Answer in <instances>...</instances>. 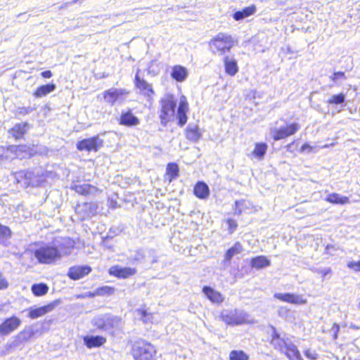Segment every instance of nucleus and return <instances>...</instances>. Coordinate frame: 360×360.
Here are the masks:
<instances>
[{"instance_id": "f257e3e1", "label": "nucleus", "mask_w": 360, "mask_h": 360, "mask_svg": "<svg viewBox=\"0 0 360 360\" xmlns=\"http://www.w3.org/2000/svg\"><path fill=\"white\" fill-rule=\"evenodd\" d=\"M74 242L69 238H64L58 245L45 244L34 250V256L39 264H52L60 259L63 255L70 253Z\"/></svg>"}, {"instance_id": "f03ea898", "label": "nucleus", "mask_w": 360, "mask_h": 360, "mask_svg": "<svg viewBox=\"0 0 360 360\" xmlns=\"http://www.w3.org/2000/svg\"><path fill=\"white\" fill-rule=\"evenodd\" d=\"M234 44L235 41L231 35L219 32L210 40L209 46L213 53L222 56L229 52Z\"/></svg>"}, {"instance_id": "7ed1b4c3", "label": "nucleus", "mask_w": 360, "mask_h": 360, "mask_svg": "<svg viewBox=\"0 0 360 360\" xmlns=\"http://www.w3.org/2000/svg\"><path fill=\"white\" fill-rule=\"evenodd\" d=\"M156 352L155 347L145 340L136 341L132 346L131 354L135 360H155Z\"/></svg>"}, {"instance_id": "20e7f679", "label": "nucleus", "mask_w": 360, "mask_h": 360, "mask_svg": "<svg viewBox=\"0 0 360 360\" xmlns=\"http://www.w3.org/2000/svg\"><path fill=\"white\" fill-rule=\"evenodd\" d=\"M160 120L165 126L174 116L176 101L172 94L165 95L160 101Z\"/></svg>"}, {"instance_id": "39448f33", "label": "nucleus", "mask_w": 360, "mask_h": 360, "mask_svg": "<svg viewBox=\"0 0 360 360\" xmlns=\"http://www.w3.org/2000/svg\"><path fill=\"white\" fill-rule=\"evenodd\" d=\"M15 177L18 183H22L26 186H37L44 181L40 169L34 170H22L15 173Z\"/></svg>"}, {"instance_id": "423d86ee", "label": "nucleus", "mask_w": 360, "mask_h": 360, "mask_svg": "<svg viewBox=\"0 0 360 360\" xmlns=\"http://www.w3.org/2000/svg\"><path fill=\"white\" fill-rule=\"evenodd\" d=\"M220 317L228 325L238 326L249 322V315L241 309H224Z\"/></svg>"}, {"instance_id": "0eeeda50", "label": "nucleus", "mask_w": 360, "mask_h": 360, "mask_svg": "<svg viewBox=\"0 0 360 360\" xmlns=\"http://www.w3.org/2000/svg\"><path fill=\"white\" fill-rule=\"evenodd\" d=\"M92 323L94 326L105 331L120 329L122 327L121 319L109 314L98 316L94 319Z\"/></svg>"}, {"instance_id": "6e6552de", "label": "nucleus", "mask_w": 360, "mask_h": 360, "mask_svg": "<svg viewBox=\"0 0 360 360\" xmlns=\"http://www.w3.org/2000/svg\"><path fill=\"white\" fill-rule=\"evenodd\" d=\"M98 205L96 202H83L77 205L75 212L81 220L89 219L97 213Z\"/></svg>"}, {"instance_id": "1a4fd4ad", "label": "nucleus", "mask_w": 360, "mask_h": 360, "mask_svg": "<svg viewBox=\"0 0 360 360\" xmlns=\"http://www.w3.org/2000/svg\"><path fill=\"white\" fill-rule=\"evenodd\" d=\"M103 145V140L98 136L84 139L77 143V148L80 150L98 151Z\"/></svg>"}, {"instance_id": "9d476101", "label": "nucleus", "mask_w": 360, "mask_h": 360, "mask_svg": "<svg viewBox=\"0 0 360 360\" xmlns=\"http://www.w3.org/2000/svg\"><path fill=\"white\" fill-rule=\"evenodd\" d=\"M128 94L124 89L111 88L103 92V98L105 102L113 105L116 102H122Z\"/></svg>"}, {"instance_id": "9b49d317", "label": "nucleus", "mask_w": 360, "mask_h": 360, "mask_svg": "<svg viewBox=\"0 0 360 360\" xmlns=\"http://www.w3.org/2000/svg\"><path fill=\"white\" fill-rule=\"evenodd\" d=\"M140 70H138L135 76V86L139 89L140 92L147 98L148 101H151L155 95V91L151 84L148 83L144 79L139 77Z\"/></svg>"}, {"instance_id": "f8f14e48", "label": "nucleus", "mask_w": 360, "mask_h": 360, "mask_svg": "<svg viewBox=\"0 0 360 360\" xmlns=\"http://www.w3.org/2000/svg\"><path fill=\"white\" fill-rule=\"evenodd\" d=\"M300 129L297 123H292L286 127H282L278 129H275L273 132V138L274 140H280L285 139L296 133Z\"/></svg>"}, {"instance_id": "ddd939ff", "label": "nucleus", "mask_w": 360, "mask_h": 360, "mask_svg": "<svg viewBox=\"0 0 360 360\" xmlns=\"http://www.w3.org/2000/svg\"><path fill=\"white\" fill-rule=\"evenodd\" d=\"M21 321L16 316H12L6 319L0 325V334L6 335L14 331L20 325Z\"/></svg>"}, {"instance_id": "4468645a", "label": "nucleus", "mask_w": 360, "mask_h": 360, "mask_svg": "<svg viewBox=\"0 0 360 360\" xmlns=\"http://www.w3.org/2000/svg\"><path fill=\"white\" fill-rule=\"evenodd\" d=\"M274 297L290 304H302L307 303V300L302 295L292 293H275Z\"/></svg>"}, {"instance_id": "2eb2a0df", "label": "nucleus", "mask_w": 360, "mask_h": 360, "mask_svg": "<svg viewBox=\"0 0 360 360\" xmlns=\"http://www.w3.org/2000/svg\"><path fill=\"white\" fill-rule=\"evenodd\" d=\"M91 271L89 266H75L69 269L68 276L72 280H79Z\"/></svg>"}, {"instance_id": "dca6fc26", "label": "nucleus", "mask_w": 360, "mask_h": 360, "mask_svg": "<svg viewBox=\"0 0 360 360\" xmlns=\"http://www.w3.org/2000/svg\"><path fill=\"white\" fill-rule=\"evenodd\" d=\"M188 110V104L184 96L180 99L179 107L177 109L176 117L178 124L180 127H183L187 122L188 117L186 113Z\"/></svg>"}, {"instance_id": "f3484780", "label": "nucleus", "mask_w": 360, "mask_h": 360, "mask_svg": "<svg viewBox=\"0 0 360 360\" xmlns=\"http://www.w3.org/2000/svg\"><path fill=\"white\" fill-rule=\"evenodd\" d=\"M136 270L130 267L115 266L110 269L109 274L120 278H127L135 274Z\"/></svg>"}, {"instance_id": "a211bd4d", "label": "nucleus", "mask_w": 360, "mask_h": 360, "mask_svg": "<svg viewBox=\"0 0 360 360\" xmlns=\"http://www.w3.org/2000/svg\"><path fill=\"white\" fill-rule=\"evenodd\" d=\"M71 188L82 195H94L98 192V189L96 186L88 184H75L71 186Z\"/></svg>"}, {"instance_id": "6ab92c4d", "label": "nucleus", "mask_w": 360, "mask_h": 360, "mask_svg": "<svg viewBox=\"0 0 360 360\" xmlns=\"http://www.w3.org/2000/svg\"><path fill=\"white\" fill-rule=\"evenodd\" d=\"M170 75L175 81L178 82H183L188 77V72L185 67L176 65L172 68Z\"/></svg>"}, {"instance_id": "aec40b11", "label": "nucleus", "mask_w": 360, "mask_h": 360, "mask_svg": "<svg viewBox=\"0 0 360 360\" xmlns=\"http://www.w3.org/2000/svg\"><path fill=\"white\" fill-rule=\"evenodd\" d=\"M202 292L207 298L212 303L221 304L224 301L223 295L219 292L210 286H205L202 288Z\"/></svg>"}, {"instance_id": "412c9836", "label": "nucleus", "mask_w": 360, "mask_h": 360, "mask_svg": "<svg viewBox=\"0 0 360 360\" xmlns=\"http://www.w3.org/2000/svg\"><path fill=\"white\" fill-rule=\"evenodd\" d=\"M140 121L130 110L122 112L120 118V124L127 127H134L139 124Z\"/></svg>"}, {"instance_id": "4be33fe9", "label": "nucleus", "mask_w": 360, "mask_h": 360, "mask_svg": "<svg viewBox=\"0 0 360 360\" xmlns=\"http://www.w3.org/2000/svg\"><path fill=\"white\" fill-rule=\"evenodd\" d=\"M29 129V124L27 122L15 124L8 133L15 139H20L23 137Z\"/></svg>"}, {"instance_id": "5701e85b", "label": "nucleus", "mask_w": 360, "mask_h": 360, "mask_svg": "<svg viewBox=\"0 0 360 360\" xmlns=\"http://www.w3.org/2000/svg\"><path fill=\"white\" fill-rule=\"evenodd\" d=\"M55 307V303H51L48 305L43 306L37 309H31L29 312V317L32 319L39 318L53 310Z\"/></svg>"}, {"instance_id": "b1692460", "label": "nucleus", "mask_w": 360, "mask_h": 360, "mask_svg": "<svg viewBox=\"0 0 360 360\" xmlns=\"http://www.w3.org/2000/svg\"><path fill=\"white\" fill-rule=\"evenodd\" d=\"M186 136L191 141L198 142L202 136L198 125L189 124L186 129Z\"/></svg>"}, {"instance_id": "393cba45", "label": "nucleus", "mask_w": 360, "mask_h": 360, "mask_svg": "<svg viewBox=\"0 0 360 360\" xmlns=\"http://www.w3.org/2000/svg\"><path fill=\"white\" fill-rule=\"evenodd\" d=\"M106 342V339L100 335H91L85 336L84 338V342L88 348H93L100 347Z\"/></svg>"}, {"instance_id": "a878e982", "label": "nucleus", "mask_w": 360, "mask_h": 360, "mask_svg": "<svg viewBox=\"0 0 360 360\" xmlns=\"http://www.w3.org/2000/svg\"><path fill=\"white\" fill-rule=\"evenodd\" d=\"M256 6L252 4L250 6L245 7L241 11H236L233 13V18L235 20H241L245 18H248L256 13Z\"/></svg>"}, {"instance_id": "bb28decb", "label": "nucleus", "mask_w": 360, "mask_h": 360, "mask_svg": "<svg viewBox=\"0 0 360 360\" xmlns=\"http://www.w3.org/2000/svg\"><path fill=\"white\" fill-rule=\"evenodd\" d=\"M224 63L225 71L228 75L234 76L238 72L237 62L233 58L225 56L224 58Z\"/></svg>"}, {"instance_id": "cd10ccee", "label": "nucleus", "mask_w": 360, "mask_h": 360, "mask_svg": "<svg viewBox=\"0 0 360 360\" xmlns=\"http://www.w3.org/2000/svg\"><path fill=\"white\" fill-rule=\"evenodd\" d=\"M194 194L198 198L206 199L210 195V188L205 183L199 181L194 187Z\"/></svg>"}, {"instance_id": "c85d7f7f", "label": "nucleus", "mask_w": 360, "mask_h": 360, "mask_svg": "<svg viewBox=\"0 0 360 360\" xmlns=\"http://www.w3.org/2000/svg\"><path fill=\"white\" fill-rule=\"evenodd\" d=\"M273 329L274 332L271 335V344L275 349L280 350L281 352H284V349L288 343L286 342L283 338H280L279 334L276 331L275 328Z\"/></svg>"}, {"instance_id": "c756f323", "label": "nucleus", "mask_w": 360, "mask_h": 360, "mask_svg": "<svg viewBox=\"0 0 360 360\" xmlns=\"http://www.w3.org/2000/svg\"><path fill=\"white\" fill-rule=\"evenodd\" d=\"M56 89L55 84H48L39 86L34 93L36 98H41L46 96Z\"/></svg>"}, {"instance_id": "7c9ffc66", "label": "nucleus", "mask_w": 360, "mask_h": 360, "mask_svg": "<svg viewBox=\"0 0 360 360\" xmlns=\"http://www.w3.org/2000/svg\"><path fill=\"white\" fill-rule=\"evenodd\" d=\"M326 200L333 204L345 205L349 202V198L346 196H342L339 193H333L328 194Z\"/></svg>"}, {"instance_id": "2f4dec72", "label": "nucleus", "mask_w": 360, "mask_h": 360, "mask_svg": "<svg viewBox=\"0 0 360 360\" xmlns=\"http://www.w3.org/2000/svg\"><path fill=\"white\" fill-rule=\"evenodd\" d=\"M252 267L260 269L270 266L271 262L265 256H258L251 259Z\"/></svg>"}, {"instance_id": "473e14b6", "label": "nucleus", "mask_w": 360, "mask_h": 360, "mask_svg": "<svg viewBox=\"0 0 360 360\" xmlns=\"http://www.w3.org/2000/svg\"><path fill=\"white\" fill-rule=\"evenodd\" d=\"M283 352L290 360H302L297 347L291 342L288 343Z\"/></svg>"}, {"instance_id": "72a5a7b5", "label": "nucleus", "mask_w": 360, "mask_h": 360, "mask_svg": "<svg viewBox=\"0 0 360 360\" xmlns=\"http://www.w3.org/2000/svg\"><path fill=\"white\" fill-rule=\"evenodd\" d=\"M243 250V249L242 245L238 242L236 243L233 247L226 251L225 254V260L229 262L233 257L240 254Z\"/></svg>"}, {"instance_id": "f704fd0d", "label": "nucleus", "mask_w": 360, "mask_h": 360, "mask_svg": "<svg viewBox=\"0 0 360 360\" xmlns=\"http://www.w3.org/2000/svg\"><path fill=\"white\" fill-rule=\"evenodd\" d=\"M31 290L35 296H42L47 293L49 287L45 283H37L32 285Z\"/></svg>"}, {"instance_id": "c9c22d12", "label": "nucleus", "mask_w": 360, "mask_h": 360, "mask_svg": "<svg viewBox=\"0 0 360 360\" xmlns=\"http://www.w3.org/2000/svg\"><path fill=\"white\" fill-rule=\"evenodd\" d=\"M267 150V145L264 143H257L255 144V149L252 152L253 155L258 158L262 160Z\"/></svg>"}, {"instance_id": "e433bc0d", "label": "nucleus", "mask_w": 360, "mask_h": 360, "mask_svg": "<svg viewBox=\"0 0 360 360\" xmlns=\"http://www.w3.org/2000/svg\"><path fill=\"white\" fill-rule=\"evenodd\" d=\"M345 101V94L340 93L339 94L332 95L326 101L328 105H340Z\"/></svg>"}, {"instance_id": "4c0bfd02", "label": "nucleus", "mask_w": 360, "mask_h": 360, "mask_svg": "<svg viewBox=\"0 0 360 360\" xmlns=\"http://www.w3.org/2000/svg\"><path fill=\"white\" fill-rule=\"evenodd\" d=\"M167 174L169 176V181L176 179L179 175V167L176 163H169L167 166Z\"/></svg>"}, {"instance_id": "58836bf2", "label": "nucleus", "mask_w": 360, "mask_h": 360, "mask_svg": "<svg viewBox=\"0 0 360 360\" xmlns=\"http://www.w3.org/2000/svg\"><path fill=\"white\" fill-rule=\"evenodd\" d=\"M115 289L113 287L105 285L96 289L97 296L111 295L114 294Z\"/></svg>"}, {"instance_id": "ea45409f", "label": "nucleus", "mask_w": 360, "mask_h": 360, "mask_svg": "<svg viewBox=\"0 0 360 360\" xmlns=\"http://www.w3.org/2000/svg\"><path fill=\"white\" fill-rule=\"evenodd\" d=\"M248 356L242 350H233L229 354L230 360H248Z\"/></svg>"}, {"instance_id": "a19ab883", "label": "nucleus", "mask_w": 360, "mask_h": 360, "mask_svg": "<svg viewBox=\"0 0 360 360\" xmlns=\"http://www.w3.org/2000/svg\"><path fill=\"white\" fill-rule=\"evenodd\" d=\"M330 79L332 80L335 84L340 85L342 82L347 79V77L343 72H335L330 76Z\"/></svg>"}, {"instance_id": "79ce46f5", "label": "nucleus", "mask_w": 360, "mask_h": 360, "mask_svg": "<svg viewBox=\"0 0 360 360\" xmlns=\"http://www.w3.org/2000/svg\"><path fill=\"white\" fill-rule=\"evenodd\" d=\"M249 202L245 200H236L235 202L236 209L235 214H240L243 211L248 208Z\"/></svg>"}, {"instance_id": "37998d69", "label": "nucleus", "mask_w": 360, "mask_h": 360, "mask_svg": "<svg viewBox=\"0 0 360 360\" xmlns=\"http://www.w3.org/2000/svg\"><path fill=\"white\" fill-rule=\"evenodd\" d=\"M147 72L148 75L153 77L159 74L160 68L156 60H152L148 63Z\"/></svg>"}, {"instance_id": "c03bdc74", "label": "nucleus", "mask_w": 360, "mask_h": 360, "mask_svg": "<svg viewBox=\"0 0 360 360\" xmlns=\"http://www.w3.org/2000/svg\"><path fill=\"white\" fill-rule=\"evenodd\" d=\"M11 236V229L4 225L0 224V242H2L8 238H9Z\"/></svg>"}, {"instance_id": "a18cd8bd", "label": "nucleus", "mask_w": 360, "mask_h": 360, "mask_svg": "<svg viewBox=\"0 0 360 360\" xmlns=\"http://www.w3.org/2000/svg\"><path fill=\"white\" fill-rule=\"evenodd\" d=\"M8 150H6L3 147L0 148V165L3 164L8 159Z\"/></svg>"}, {"instance_id": "49530a36", "label": "nucleus", "mask_w": 360, "mask_h": 360, "mask_svg": "<svg viewBox=\"0 0 360 360\" xmlns=\"http://www.w3.org/2000/svg\"><path fill=\"white\" fill-rule=\"evenodd\" d=\"M311 271L315 273L321 274L323 277H325L326 275L331 273L330 268H325V269L312 268Z\"/></svg>"}, {"instance_id": "de8ad7c7", "label": "nucleus", "mask_w": 360, "mask_h": 360, "mask_svg": "<svg viewBox=\"0 0 360 360\" xmlns=\"http://www.w3.org/2000/svg\"><path fill=\"white\" fill-rule=\"evenodd\" d=\"M348 268L354 269L355 271H360V261L359 262H349L347 264Z\"/></svg>"}, {"instance_id": "09e8293b", "label": "nucleus", "mask_w": 360, "mask_h": 360, "mask_svg": "<svg viewBox=\"0 0 360 360\" xmlns=\"http://www.w3.org/2000/svg\"><path fill=\"white\" fill-rule=\"evenodd\" d=\"M304 354L308 359L311 360H316L318 357L317 353L315 351L311 349L306 350Z\"/></svg>"}, {"instance_id": "8fccbe9b", "label": "nucleus", "mask_w": 360, "mask_h": 360, "mask_svg": "<svg viewBox=\"0 0 360 360\" xmlns=\"http://www.w3.org/2000/svg\"><path fill=\"white\" fill-rule=\"evenodd\" d=\"M227 224L229 225V229L231 233L233 232L236 229L238 226L236 221L232 219H228Z\"/></svg>"}, {"instance_id": "3c124183", "label": "nucleus", "mask_w": 360, "mask_h": 360, "mask_svg": "<svg viewBox=\"0 0 360 360\" xmlns=\"http://www.w3.org/2000/svg\"><path fill=\"white\" fill-rule=\"evenodd\" d=\"M8 286L7 280L4 277L1 273H0V290L6 289Z\"/></svg>"}, {"instance_id": "603ef678", "label": "nucleus", "mask_w": 360, "mask_h": 360, "mask_svg": "<svg viewBox=\"0 0 360 360\" xmlns=\"http://www.w3.org/2000/svg\"><path fill=\"white\" fill-rule=\"evenodd\" d=\"M32 110L33 109L31 107H22L18 108V112L20 115H27L30 113Z\"/></svg>"}, {"instance_id": "864d4df0", "label": "nucleus", "mask_w": 360, "mask_h": 360, "mask_svg": "<svg viewBox=\"0 0 360 360\" xmlns=\"http://www.w3.org/2000/svg\"><path fill=\"white\" fill-rule=\"evenodd\" d=\"M340 330V326L337 323H333V327L330 330V331L333 333V339L336 340L338 338V332Z\"/></svg>"}, {"instance_id": "5fc2aeb1", "label": "nucleus", "mask_w": 360, "mask_h": 360, "mask_svg": "<svg viewBox=\"0 0 360 360\" xmlns=\"http://www.w3.org/2000/svg\"><path fill=\"white\" fill-rule=\"evenodd\" d=\"M312 149V147L309 145L308 143H304L302 147H301V152H305V151H308V152H310Z\"/></svg>"}, {"instance_id": "6e6d98bb", "label": "nucleus", "mask_w": 360, "mask_h": 360, "mask_svg": "<svg viewBox=\"0 0 360 360\" xmlns=\"http://www.w3.org/2000/svg\"><path fill=\"white\" fill-rule=\"evenodd\" d=\"M332 250L335 251L337 249L333 245H326V253L330 254V255H333V253L330 252V250Z\"/></svg>"}, {"instance_id": "4d7b16f0", "label": "nucleus", "mask_w": 360, "mask_h": 360, "mask_svg": "<svg viewBox=\"0 0 360 360\" xmlns=\"http://www.w3.org/2000/svg\"><path fill=\"white\" fill-rule=\"evenodd\" d=\"M96 296H97V294H96V290L94 292H87L85 294H84L83 295H82V297H90V298L94 297Z\"/></svg>"}, {"instance_id": "13d9d810", "label": "nucleus", "mask_w": 360, "mask_h": 360, "mask_svg": "<svg viewBox=\"0 0 360 360\" xmlns=\"http://www.w3.org/2000/svg\"><path fill=\"white\" fill-rule=\"evenodd\" d=\"M41 75L44 78H50V77H52L53 74H52V72L50 70H46V71L42 72L41 73Z\"/></svg>"}, {"instance_id": "bf43d9fd", "label": "nucleus", "mask_w": 360, "mask_h": 360, "mask_svg": "<svg viewBox=\"0 0 360 360\" xmlns=\"http://www.w3.org/2000/svg\"><path fill=\"white\" fill-rule=\"evenodd\" d=\"M146 316V311H142V317H145Z\"/></svg>"}, {"instance_id": "052dcab7", "label": "nucleus", "mask_w": 360, "mask_h": 360, "mask_svg": "<svg viewBox=\"0 0 360 360\" xmlns=\"http://www.w3.org/2000/svg\"><path fill=\"white\" fill-rule=\"evenodd\" d=\"M351 328H355V329H356V328H357V327H356V326H354V325H352V326H351Z\"/></svg>"}, {"instance_id": "680f3d73", "label": "nucleus", "mask_w": 360, "mask_h": 360, "mask_svg": "<svg viewBox=\"0 0 360 360\" xmlns=\"http://www.w3.org/2000/svg\"><path fill=\"white\" fill-rule=\"evenodd\" d=\"M77 0H73L72 3H76Z\"/></svg>"}, {"instance_id": "e2e57ef3", "label": "nucleus", "mask_w": 360, "mask_h": 360, "mask_svg": "<svg viewBox=\"0 0 360 360\" xmlns=\"http://www.w3.org/2000/svg\"><path fill=\"white\" fill-rule=\"evenodd\" d=\"M2 307L0 306V310H1Z\"/></svg>"}, {"instance_id": "0e129e2a", "label": "nucleus", "mask_w": 360, "mask_h": 360, "mask_svg": "<svg viewBox=\"0 0 360 360\" xmlns=\"http://www.w3.org/2000/svg\"><path fill=\"white\" fill-rule=\"evenodd\" d=\"M359 307H360V302H359Z\"/></svg>"}]
</instances>
